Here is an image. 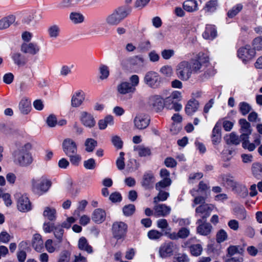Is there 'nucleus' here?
I'll list each match as a JSON object with an SVG mask.
<instances>
[{"label": "nucleus", "instance_id": "obj_7", "mask_svg": "<svg viewBox=\"0 0 262 262\" xmlns=\"http://www.w3.org/2000/svg\"><path fill=\"white\" fill-rule=\"evenodd\" d=\"M212 210L211 205L208 204H202L197 207L195 210V216L199 218L196 224L204 222L210 216Z\"/></svg>", "mask_w": 262, "mask_h": 262}, {"label": "nucleus", "instance_id": "obj_19", "mask_svg": "<svg viewBox=\"0 0 262 262\" xmlns=\"http://www.w3.org/2000/svg\"><path fill=\"white\" fill-rule=\"evenodd\" d=\"M155 205L154 207V215L156 217L165 216L171 211V208L165 204H160Z\"/></svg>", "mask_w": 262, "mask_h": 262}, {"label": "nucleus", "instance_id": "obj_58", "mask_svg": "<svg viewBox=\"0 0 262 262\" xmlns=\"http://www.w3.org/2000/svg\"><path fill=\"white\" fill-rule=\"evenodd\" d=\"M239 106L240 112L244 116L247 115L251 110L250 105L245 102H241Z\"/></svg>", "mask_w": 262, "mask_h": 262}, {"label": "nucleus", "instance_id": "obj_42", "mask_svg": "<svg viewBox=\"0 0 262 262\" xmlns=\"http://www.w3.org/2000/svg\"><path fill=\"white\" fill-rule=\"evenodd\" d=\"M72 66L63 65L62 66L58 72L54 69V72L59 76L62 77H67L72 73Z\"/></svg>", "mask_w": 262, "mask_h": 262}, {"label": "nucleus", "instance_id": "obj_29", "mask_svg": "<svg viewBox=\"0 0 262 262\" xmlns=\"http://www.w3.org/2000/svg\"><path fill=\"white\" fill-rule=\"evenodd\" d=\"M225 140L228 144L238 145L241 142H242L241 135H237L234 132L226 135Z\"/></svg>", "mask_w": 262, "mask_h": 262}, {"label": "nucleus", "instance_id": "obj_30", "mask_svg": "<svg viewBox=\"0 0 262 262\" xmlns=\"http://www.w3.org/2000/svg\"><path fill=\"white\" fill-rule=\"evenodd\" d=\"M199 226L196 228V232L198 234L202 235H208L211 231L212 226L207 223H203L198 224Z\"/></svg>", "mask_w": 262, "mask_h": 262}, {"label": "nucleus", "instance_id": "obj_4", "mask_svg": "<svg viewBox=\"0 0 262 262\" xmlns=\"http://www.w3.org/2000/svg\"><path fill=\"white\" fill-rule=\"evenodd\" d=\"M129 12L122 8H118L110 14L105 18V23L109 26H116L125 18Z\"/></svg>", "mask_w": 262, "mask_h": 262}, {"label": "nucleus", "instance_id": "obj_60", "mask_svg": "<svg viewBox=\"0 0 262 262\" xmlns=\"http://www.w3.org/2000/svg\"><path fill=\"white\" fill-rule=\"evenodd\" d=\"M175 53L173 49H164L161 51V56L165 60H168L174 56Z\"/></svg>", "mask_w": 262, "mask_h": 262}, {"label": "nucleus", "instance_id": "obj_40", "mask_svg": "<svg viewBox=\"0 0 262 262\" xmlns=\"http://www.w3.org/2000/svg\"><path fill=\"white\" fill-rule=\"evenodd\" d=\"M189 251L192 255L198 257L202 254L203 248L200 244H193L190 246Z\"/></svg>", "mask_w": 262, "mask_h": 262}, {"label": "nucleus", "instance_id": "obj_37", "mask_svg": "<svg viewBox=\"0 0 262 262\" xmlns=\"http://www.w3.org/2000/svg\"><path fill=\"white\" fill-rule=\"evenodd\" d=\"M134 151L137 152L140 157L149 156L151 154L150 148L143 145H138L134 147Z\"/></svg>", "mask_w": 262, "mask_h": 262}, {"label": "nucleus", "instance_id": "obj_3", "mask_svg": "<svg viewBox=\"0 0 262 262\" xmlns=\"http://www.w3.org/2000/svg\"><path fill=\"white\" fill-rule=\"evenodd\" d=\"M30 185L31 190L34 193L41 195L49 190L52 182L47 176L40 174L32 178Z\"/></svg>", "mask_w": 262, "mask_h": 262}, {"label": "nucleus", "instance_id": "obj_64", "mask_svg": "<svg viewBox=\"0 0 262 262\" xmlns=\"http://www.w3.org/2000/svg\"><path fill=\"white\" fill-rule=\"evenodd\" d=\"M254 49L256 50H262V37L259 36L255 38L253 41Z\"/></svg>", "mask_w": 262, "mask_h": 262}, {"label": "nucleus", "instance_id": "obj_11", "mask_svg": "<svg viewBox=\"0 0 262 262\" xmlns=\"http://www.w3.org/2000/svg\"><path fill=\"white\" fill-rule=\"evenodd\" d=\"M255 55V52L250 45H246L240 48L237 51L238 57L243 62L251 60Z\"/></svg>", "mask_w": 262, "mask_h": 262}, {"label": "nucleus", "instance_id": "obj_27", "mask_svg": "<svg viewBox=\"0 0 262 262\" xmlns=\"http://www.w3.org/2000/svg\"><path fill=\"white\" fill-rule=\"evenodd\" d=\"M19 109L23 114H29L31 110V101L26 97L23 98L19 103Z\"/></svg>", "mask_w": 262, "mask_h": 262}, {"label": "nucleus", "instance_id": "obj_45", "mask_svg": "<svg viewBox=\"0 0 262 262\" xmlns=\"http://www.w3.org/2000/svg\"><path fill=\"white\" fill-rule=\"evenodd\" d=\"M85 150L88 152L93 151L95 148L97 146V142L96 140L92 138L87 139L84 142Z\"/></svg>", "mask_w": 262, "mask_h": 262}, {"label": "nucleus", "instance_id": "obj_35", "mask_svg": "<svg viewBox=\"0 0 262 262\" xmlns=\"http://www.w3.org/2000/svg\"><path fill=\"white\" fill-rule=\"evenodd\" d=\"M217 36L215 28L212 26H208L203 33V37L206 39H213Z\"/></svg>", "mask_w": 262, "mask_h": 262}, {"label": "nucleus", "instance_id": "obj_13", "mask_svg": "<svg viewBox=\"0 0 262 262\" xmlns=\"http://www.w3.org/2000/svg\"><path fill=\"white\" fill-rule=\"evenodd\" d=\"M62 147L66 155L77 152V144L73 139L70 138L64 139L62 143Z\"/></svg>", "mask_w": 262, "mask_h": 262}, {"label": "nucleus", "instance_id": "obj_16", "mask_svg": "<svg viewBox=\"0 0 262 262\" xmlns=\"http://www.w3.org/2000/svg\"><path fill=\"white\" fill-rule=\"evenodd\" d=\"M116 91L118 96H124L125 95H130L134 93L135 91L130 85L129 82L127 81H121L116 87Z\"/></svg>", "mask_w": 262, "mask_h": 262}, {"label": "nucleus", "instance_id": "obj_49", "mask_svg": "<svg viewBox=\"0 0 262 262\" xmlns=\"http://www.w3.org/2000/svg\"><path fill=\"white\" fill-rule=\"evenodd\" d=\"M66 156L69 158L71 164L73 165H78L81 161V157L80 155L78 154L77 152H75V154H70V155Z\"/></svg>", "mask_w": 262, "mask_h": 262}, {"label": "nucleus", "instance_id": "obj_10", "mask_svg": "<svg viewBox=\"0 0 262 262\" xmlns=\"http://www.w3.org/2000/svg\"><path fill=\"white\" fill-rule=\"evenodd\" d=\"M150 118L145 114L139 113L136 115L134 119V124L135 127L140 130L144 129L149 124Z\"/></svg>", "mask_w": 262, "mask_h": 262}, {"label": "nucleus", "instance_id": "obj_28", "mask_svg": "<svg viewBox=\"0 0 262 262\" xmlns=\"http://www.w3.org/2000/svg\"><path fill=\"white\" fill-rule=\"evenodd\" d=\"M57 211L55 208L46 206L44 208L43 216L51 222L56 220Z\"/></svg>", "mask_w": 262, "mask_h": 262}, {"label": "nucleus", "instance_id": "obj_53", "mask_svg": "<svg viewBox=\"0 0 262 262\" xmlns=\"http://www.w3.org/2000/svg\"><path fill=\"white\" fill-rule=\"evenodd\" d=\"M163 236V233L157 230H151L147 233L148 237L151 240H157Z\"/></svg>", "mask_w": 262, "mask_h": 262}, {"label": "nucleus", "instance_id": "obj_23", "mask_svg": "<svg viewBox=\"0 0 262 262\" xmlns=\"http://www.w3.org/2000/svg\"><path fill=\"white\" fill-rule=\"evenodd\" d=\"M84 100V94L80 91L76 92L72 97L71 106L73 107H79Z\"/></svg>", "mask_w": 262, "mask_h": 262}, {"label": "nucleus", "instance_id": "obj_44", "mask_svg": "<svg viewBox=\"0 0 262 262\" xmlns=\"http://www.w3.org/2000/svg\"><path fill=\"white\" fill-rule=\"evenodd\" d=\"M159 193L158 195L154 198V203L157 204L159 202H164L166 201L169 196L168 192L163 190H158Z\"/></svg>", "mask_w": 262, "mask_h": 262}, {"label": "nucleus", "instance_id": "obj_21", "mask_svg": "<svg viewBox=\"0 0 262 262\" xmlns=\"http://www.w3.org/2000/svg\"><path fill=\"white\" fill-rule=\"evenodd\" d=\"M199 105L200 104L198 100L194 99H190L185 106V111L188 115H192L198 110Z\"/></svg>", "mask_w": 262, "mask_h": 262}, {"label": "nucleus", "instance_id": "obj_15", "mask_svg": "<svg viewBox=\"0 0 262 262\" xmlns=\"http://www.w3.org/2000/svg\"><path fill=\"white\" fill-rule=\"evenodd\" d=\"M175 245L172 242L163 243L159 250V254L161 258H165L173 255Z\"/></svg>", "mask_w": 262, "mask_h": 262}, {"label": "nucleus", "instance_id": "obj_50", "mask_svg": "<svg viewBox=\"0 0 262 262\" xmlns=\"http://www.w3.org/2000/svg\"><path fill=\"white\" fill-rule=\"evenodd\" d=\"M71 253L68 250H63L58 256L57 262H69Z\"/></svg>", "mask_w": 262, "mask_h": 262}, {"label": "nucleus", "instance_id": "obj_26", "mask_svg": "<svg viewBox=\"0 0 262 262\" xmlns=\"http://www.w3.org/2000/svg\"><path fill=\"white\" fill-rule=\"evenodd\" d=\"M60 244L54 242L52 239H48L45 242V247L46 251L49 253H53L58 251L60 247Z\"/></svg>", "mask_w": 262, "mask_h": 262}, {"label": "nucleus", "instance_id": "obj_24", "mask_svg": "<svg viewBox=\"0 0 262 262\" xmlns=\"http://www.w3.org/2000/svg\"><path fill=\"white\" fill-rule=\"evenodd\" d=\"M106 213L104 210L101 208L95 209L92 214V220L96 223H102L105 219Z\"/></svg>", "mask_w": 262, "mask_h": 262}, {"label": "nucleus", "instance_id": "obj_9", "mask_svg": "<svg viewBox=\"0 0 262 262\" xmlns=\"http://www.w3.org/2000/svg\"><path fill=\"white\" fill-rule=\"evenodd\" d=\"M148 103L151 108L157 113L161 112L164 107V100L160 95L150 96Z\"/></svg>", "mask_w": 262, "mask_h": 262}, {"label": "nucleus", "instance_id": "obj_43", "mask_svg": "<svg viewBox=\"0 0 262 262\" xmlns=\"http://www.w3.org/2000/svg\"><path fill=\"white\" fill-rule=\"evenodd\" d=\"M53 234L54 237L56 238L57 243L61 244L62 241V237L63 235L64 230L60 225H57L54 228Z\"/></svg>", "mask_w": 262, "mask_h": 262}, {"label": "nucleus", "instance_id": "obj_12", "mask_svg": "<svg viewBox=\"0 0 262 262\" xmlns=\"http://www.w3.org/2000/svg\"><path fill=\"white\" fill-rule=\"evenodd\" d=\"M79 119L84 126L89 128L93 127L96 124V121L94 116L86 111H81L79 114Z\"/></svg>", "mask_w": 262, "mask_h": 262}, {"label": "nucleus", "instance_id": "obj_51", "mask_svg": "<svg viewBox=\"0 0 262 262\" xmlns=\"http://www.w3.org/2000/svg\"><path fill=\"white\" fill-rule=\"evenodd\" d=\"M217 5V3L216 0H211L206 4L204 10L205 12L214 11L216 9Z\"/></svg>", "mask_w": 262, "mask_h": 262}, {"label": "nucleus", "instance_id": "obj_20", "mask_svg": "<svg viewBox=\"0 0 262 262\" xmlns=\"http://www.w3.org/2000/svg\"><path fill=\"white\" fill-rule=\"evenodd\" d=\"M220 178L222 179L223 183L225 186L230 187L232 190L239 183L230 174H222Z\"/></svg>", "mask_w": 262, "mask_h": 262}, {"label": "nucleus", "instance_id": "obj_8", "mask_svg": "<svg viewBox=\"0 0 262 262\" xmlns=\"http://www.w3.org/2000/svg\"><path fill=\"white\" fill-rule=\"evenodd\" d=\"M249 138V136L247 133L241 135L242 147L244 149H248L250 151H252L255 149L257 146L260 144V136L258 135H255L254 136V143H250Z\"/></svg>", "mask_w": 262, "mask_h": 262}, {"label": "nucleus", "instance_id": "obj_18", "mask_svg": "<svg viewBox=\"0 0 262 262\" xmlns=\"http://www.w3.org/2000/svg\"><path fill=\"white\" fill-rule=\"evenodd\" d=\"M20 50L24 53L34 55L39 52L40 48L34 42L24 43L21 46Z\"/></svg>", "mask_w": 262, "mask_h": 262}, {"label": "nucleus", "instance_id": "obj_54", "mask_svg": "<svg viewBox=\"0 0 262 262\" xmlns=\"http://www.w3.org/2000/svg\"><path fill=\"white\" fill-rule=\"evenodd\" d=\"M242 5L238 4L228 11L227 15L229 18H233L236 15L242 10Z\"/></svg>", "mask_w": 262, "mask_h": 262}, {"label": "nucleus", "instance_id": "obj_17", "mask_svg": "<svg viewBox=\"0 0 262 262\" xmlns=\"http://www.w3.org/2000/svg\"><path fill=\"white\" fill-rule=\"evenodd\" d=\"M11 60L12 63L18 68L25 67L27 63V59L25 56L18 52L12 53Z\"/></svg>", "mask_w": 262, "mask_h": 262}, {"label": "nucleus", "instance_id": "obj_61", "mask_svg": "<svg viewBox=\"0 0 262 262\" xmlns=\"http://www.w3.org/2000/svg\"><path fill=\"white\" fill-rule=\"evenodd\" d=\"M236 215L241 220H244L247 217V212L243 207H240L235 210Z\"/></svg>", "mask_w": 262, "mask_h": 262}, {"label": "nucleus", "instance_id": "obj_34", "mask_svg": "<svg viewBox=\"0 0 262 262\" xmlns=\"http://www.w3.org/2000/svg\"><path fill=\"white\" fill-rule=\"evenodd\" d=\"M69 19L73 24L77 25L84 21V16L80 12H72L70 14Z\"/></svg>", "mask_w": 262, "mask_h": 262}, {"label": "nucleus", "instance_id": "obj_55", "mask_svg": "<svg viewBox=\"0 0 262 262\" xmlns=\"http://www.w3.org/2000/svg\"><path fill=\"white\" fill-rule=\"evenodd\" d=\"M209 189V187L207 184L205 183L204 182L201 181L200 182L199 185V189L195 190L194 189L191 190L190 192L193 196H194L199 191H205Z\"/></svg>", "mask_w": 262, "mask_h": 262}, {"label": "nucleus", "instance_id": "obj_62", "mask_svg": "<svg viewBox=\"0 0 262 262\" xmlns=\"http://www.w3.org/2000/svg\"><path fill=\"white\" fill-rule=\"evenodd\" d=\"M228 235L223 229L220 230L216 234V241L217 243H222L227 239Z\"/></svg>", "mask_w": 262, "mask_h": 262}, {"label": "nucleus", "instance_id": "obj_31", "mask_svg": "<svg viewBox=\"0 0 262 262\" xmlns=\"http://www.w3.org/2000/svg\"><path fill=\"white\" fill-rule=\"evenodd\" d=\"M60 29L58 25L53 24L50 26L47 30V33L50 38L57 39L60 35Z\"/></svg>", "mask_w": 262, "mask_h": 262}, {"label": "nucleus", "instance_id": "obj_2", "mask_svg": "<svg viewBox=\"0 0 262 262\" xmlns=\"http://www.w3.org/2000/svg\"><path fill=\"white\" fill-rule=\"evenodd\" d=\"M32 146L29 143L20 144H15V148L13 151L14 162L20 167H28L32 164L34 158L31 152Z\"/></svg>", "mask_w": 262, "mask_h": 262}, {"label": "nucleus", "instance_id": "obj_59", "mask_svg": "<svg viewBox=\"0 0 262 262\" xmlns=\"http://www.w3.org/2000/svg\"><path fill=\"white\" fill-rule=\"evenodd\" d=\"M83 166L86 169H94L96 166L95 160L93 158H90L83 162Z\"/></svg>", "mask_w": 262, "mask_h": 262}, {"label": "nucleus", "instance_id": "obj_25", "mask_svg": "<svg viewBox=\"0 0 262 262\" xmlns=\"http://www.w3.org/2000/svg\"><path fill=\"white\" fill-rule=\"evenodd\" d=\"M32 247L38 252L42 251L43 247V242L40 234L36 233L33 235Z\"/></svg>", "mask_w": 262, "mask_h": 262}, {"label": "nucleus", "instance_id": "obj_32", "mask_svg": "<svg viewBox=\"0 0 262 262\" xmlns=\"http://www.w3.org/2000/svg\"><path fill=\"white\" fill-rule=\"evenodd\" d=\"M183 9L189 12H192L198 10V4L195 0H187L183 3Z\"/></svg>", "mask_w": 262, "mask_h": 262}, {"label": "nucleus", "instance_id": "obj_6", "mask_svg": "<svg viewBox=\"0 0 262 262\" xmlns=\"http://www.w3.org/2000/svg\"><path fill=\"white\" fill-rule=\"evenodd\" d=\"M144 82L148 87L152 89H157L161 84V78L158 73L155 71H148L145 74Z\"/></svg>", "mask_w": 262, "mask_h": 262}, {"label": "nucleus", "instance_id": "obj_48", "mask_svg": "<svg viewBox=\"0 0 262 262\" xmlns=\"http://www.w3.org/2000/svg\"><path fill=\"white\" fill-rule=\"evenodd\" d=\"M253 174L258 179L262 178V165L259 163L253 164L252 167Z\"/></svg>", "mask_w": 262, "mask_h": 262}, {"label": "nucleus", "instance_id": "obj_33", "mask_svg": "<svg viewBox=\"0 0 262 262\" xmlns=\"http://www.w3.org/2000/svg\"><path fill=\"white\" fill-rule=\"evenodd\" d=\"M78 246L80 250L86 251L88 253L93 252L92 247L89 244L88 241L84 237H81L79 238Z\"/></svg>", "mask_w": 262, "mask_h": 262}, {"label": "nucleus", "instance_id": "obj_56", "mask_svg": "<svg viewBox=\"0 0 262 262\" xmlns=\"http://www.w3.org/2000/svg\"><path fill=\"white\" fill-rule=\"evenodd\" d=\"M122 211L124 215L130 216L135 211V206L133 204L125 205L123 207Z\"/></svg>", "mask_w": 262, "mask_h": 262}, {"label": "nucleus", "instance_id": "obj_47", "mask_svg": "<svg viewBox=\"0 0 262 262\" xmlns=\"http://www.w3.org/2000/svg\"><path fill=\"white\" fill-rule=\"evenodd\" d=\"M100 73L99 78L103 80L107 78L110 74L109 69L107 66L102 64L99 68Z\"/></svg>", "mask_w": 262, "mask_h": 262}, {"label": "nucleus", "instance_id": "obj_38", "mask_svg": "<svg viewBox=\"0 0 262 262\" xmlns=\"http://www.w3.org/2000/svg\"><path fill=\"white\" fill-rule=\"evenodd\" d=\"M15 20V17L13 15H9L0 20V30L8 28L12 24Z\"/></svg>", "mask_w": 262, "mask_h": 262}, {"label": "nucleus", "instance_id": "obj_22", "mask_svg": "<svg viewBox=\"0 0 262 262\" xmlns=\"http://www.w3.org/2000/svg\"><path fill=\"white\" fill-rule=\"evenodd\" d=\"M155 181L154 174L151 172H145L143 176L141 185L145 189L150 188Z\"/></svg>", "mask_w": 262, "mask_h": 262}, {"label": "nucleus", "instance_id": "obj_1", "mask_svg": "<svg viewBox=\"0 0 262 262\" xmlns=\"http://www.w3.org/2000/svg\"><path fill=\"white\" fill-rule=\"evenodd\" d=\"M210 64L209 55L199 52L189 61L183 60L176 67V72L178 78L182 81H187L192 74H198L203 71V68Z\"/></svg>", "mask_w": 262, "mask_h": 262}, {"label": "nucleus", "instance_id": "obj_46", "mask_svg": "<svg viewBox=\"0 0 262 262\" xmlns=\"http://www.w3.org/2000/svg\"><path fill=\"white\" fill-rule=\"evenodd\" d=\"M171 184L170 179H162L156 184L155 188L157 190H163L165 187L169 186Z\"/></svg>", "mask_w": 262, "mask_h": 262}, {"label": "nucleus", "instance_id": "obj_36", "mask_svg": "<svg viewBox=\"0 0 262 262\" xmlns=\"http://www.w3.org/2000/svg\"><path fill=\"white\" fill-rule=\"evenodd\" d=\"M114 123V119L113 116L108 115L104 119L100 120L98 122L99 128L100 130L104 129L107 126H111Z\"/></svg>", "mask_w": 262, "mask_h": 262}, {"label": "nucleus", "instance_id": "obj_39", "mask_svg": "<svg viewBox=\"0 0 262 262\" xmlns=\"http://www.w3.org/2000/svg\"><path fill=\"white\" fill-rule=\"evenodd\" d=\"M164 106L169 110H174L176 112L180 111L182 108V105L173 100L168 101V97L164 100Z\"/></svg>", "mask_w": 262, "mask_h": 262}, {"label": "nucleus", "instance_id": "obj_41", "mask_svg": "<svg viewBox=\"0 0 262 262\" xmlns=\"http://www.w3.org/2000/svg\"><path fill=\"white\" fill-rule=\"evenodd\" d=\"M238 195L243 198L247 197L248 195V190L245 185L239 183L238 185L233 190Z\"/></svg>", "mask_w": 262, "mask_h": 262}, {"label": "nucleus", "instance_id": "obj_63", "mask_svg": "<svg viewBox=\"0 0 262 262\" xmlns=\"http://www.w3.org/2000/svg\"><path fill=\"white\" fill-rule=\"evenodd\" d=\"M129 84L130 85L132 86V87L134 89V90L136 91V86H137L139 83V77L137 75H132L129 78Z\"/></svg>", "mask_w": 262, "mask_h": 262}, {"label": "nucleus", "instance_id": "obj_5", "mask_svg": "<svg viewBox=\"0 0 262 262\" xmlns=\"http://www.w3.org/2000/svg\"><path fill=\"white\" fill-rule=\"evenodd\" d=\"M16 202L17 209L22 212H27L31 210V204L27 194L16 191L14 194Z\"/></svg>", "mask_w": 262, "mask_h": 262}, {"label": "nucleus", "instance_id": "obj_52", "mask_svg": "<svg viewBox=\"0 0 262 262\" xmlns=\"http://www.w3.org/2000/svg\"><path fill=\"white\" fill-rule=\"evenodd\" d=\"M160 72L166 77H170L172 76L173 71L170 66L166 65L163 66L160 70Z\"/></svg>", "mask_w": 262, "mask_h": 262}, {"label": "nucleus", "instance_id": "obj_57", "mask_svg": "<svg viewBox=\"0 0 262 262\" xmlns=\"http://www.w3.org/2000/svg\"><path fill=\"white\" fill-rule=\"evenodd\" d=\"M228 254L232 256L237 253H242L243 251L239 246H230L227 249Z\"/></svg>", "mask_w": 262, "mask_h": 262}, {"label": "nucleus", "instance_id": "obj_14", "mask_svg": "<svg viewBox=\"0 0 262 262\" xmlns=\"http://www.w3.org/2000/svg\"><path fill=\"white\" fill-rule=\"evenodd\" d=\"M127 226L122 222H117L113 224L112 231L114 237L117 239L123 237L126 233Z\"/></svg>", "mask_w": 262, "mask_h": 262}]
</instances>
